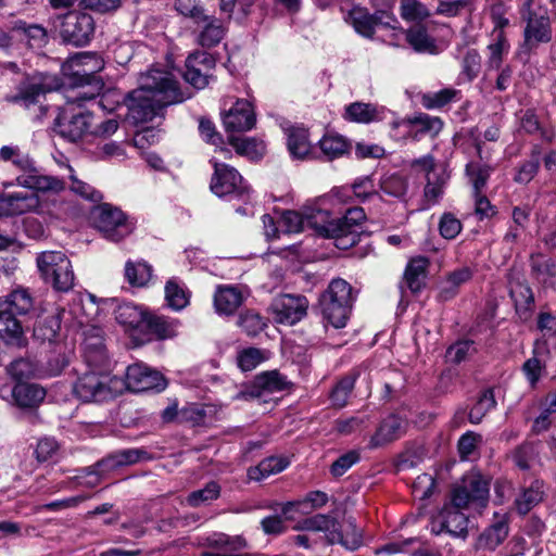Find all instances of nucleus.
I'll return each mask as SVG.
<instances>
[{
    "instance_id": "26",
    "label": "nucleus",
    "mask_w": 556,
    "mask_h": 556,
    "mask_svg": "<svg viewBox=\"0 0 556 556\" xmlns=\"http://www.w3.org/2000/svg\"><path fill=\"white\" fill-rule=\"evenodd\" d=\"M390 17L386 12L378 11L370 14L366 9L355 7L349 13V20L354 29L364 37H372L377 25H389L383 17Z\"/></svg>"
},
{
    "instance_id": "41",
    "label": "nucleus",
    "mask_w": 556,
    "mask_h": 556,
    "mask_svg": "<svg viewBox=\"0 0 556 556\" xmlns=\"http://www.w3.org/2000/svg\"><path fill=\"white\" fill-rule=\"evenodd\" d=\"M0 305L17 317L33 308V298L26 289L18 288L13 290L5 300H0Z\"/></svg>"
},
{
    "instance_id": "63",
    "label": "nucleus",
    "mask_w": 556,
    "mask_h": 556,
    "mask_svg": "<svg viewBox=\"0 0 556 556\" xmlns=\"http://www.w3.org/2000/svg\"><path fill=\"white\" fill-rule=\"evenodd\" d=\"M482 441V437L476 432L468 431L458 440V453L462 460H467L475 453L478 444Z\"/></svg>"
},
{
    "instance_id": "6",
    "label": "nucleus",
    "mask_w": 556,
    "mask_h": 556,
    "mask_svg": "<svg viewBox=\"0 0 556 556\" xmlns=\"http://www.w3.org/2000/svg\"><path fill=\"white\" fill-rule=\"evenodd\" d=\"M11 162L22 170V174L16 177L17 186L43 193H59L66 187L63 179L40 174L35 167L34 161L28 155L23 154L21 150L17 151V156H14Z\"/></svg>"
},
{
    "instance_id": "42",
    "label": "nucleus",
    "mask_w": 556,
    "mask_h": 556,
    "mask_svg": "<svg viewBox=\"0 0 556 556\" xmlns=\"http://www.w3.org/2000/svg\"><path fill=\"white\" fill-rule=\"evenodd\" d=\"M289 463L281 457H267L263 459L257 466L248 469V477L250 480L261 481L271 475L281 472L288 467Z\"/></svg>"
},
{
    "instance_id": "14",
    "label": "nucleus",
    "mask_w": 556,
    "mask_h": 556,
    "mask_svg": "<svg viewBox=\"0 0 556 556\" xmlns=\"http://www.w3.org/2000/svg\"><path fill=\"white\" fill-rule=\"evenodd\" d=\"M147 458H149V454L143 448H125L109 454L87 470L88 475L94 476V482H98L101 475L123 466L134 465Z\"/></svg>"
},
{
    "instance_id": "16",
    "label": "nucleus",
    "mask_w": 556,
    "mask_h": 556,
    "mask_svg": "<svg viewBox=\"0 0 556 556\" xmlns=\"http://www.w3.org/2000/svg\"><path fill=\"white\" fill-rule=\"evenodd\" d=\"M93 116L90 112H79L71 117L61 116L55 121L54 130L62 138L77 142L90 135Z\"/></svg>"
},
{
    "instance_id": "10",
    "label": "nucleus",
    "mask_w": 556,
    "mask_h": 556,
    "mask_svg": "<svg viewBox=\"0 0 556 556\" xmlns=\"http://www.w3.org/2000/svg\"><path fill=\"white\" fill-rule=\"evenodd\" d=\"M94 31V22L90 14L72 11L65 14L60 29L62 39L73 46L87 45Z\"/></svg>"
},
{
    "instance_id": "49",
    "label": "nucleus",
    "mask_w": 556,
    "mask_h": 556,
    "mask_svg": "<svg viewBox=\"0 0 556 556\" xmlns=\"http://www.w3.org/2000/svg\"><path fill=\"white\" fill-rule=\"evenodd\" d=\"M496 405L494 393L491 389L484 390L478 397L475 405L471 407L468 414L469 421L471 424H480L483 417L492 410Z\"/></svg>"
},
{
    "instance_id": "13",
    "label": "nucleus",
    "mask_w": 556,
    "mask_h": 556,
    "mask_svg": "<svg viewBox=\"0 0 556 556\" xmlns=\"http://www.w3.org/2000/svg\"><path fill=\"white\" fill-rule=\"evenodd\" d=\"M308 301L304 295L281 294L271 303L275 319L280 324L293 325L306 316Z\"/></svg>"
},
{
    "instance_id": "56",
    "label": "nucleus",
    "mask_w": 556,
    "mask_h": 556,
    "mask_svg": "<svg viewBox=\"0 0 556 556\" xmlns=\"http://www.w3.org/2000/svg\"><path fill=\"white\" fill-rule=\"evenodd\" d=\"M417 539H406L403 541H394L383 545L376 553H388V554H412V556H431L428 552H420L419 548L409 549L408 546L418 544Z\"/></svg>"
},
{
    "instance_id": "27",
    "label": "nucleus",
    "mask_w": 556,
    "mask_h": 556,
    "mask_svg": "<svg viewBox=\"0 0 556 556\" xmlns=\"http://www.w3.org/2000/svg\"><path fill=\"white\" fill-rule=\"evenodd\" d=\"M83 349L85 361L89 366L102 367L106 364V349L99 328H92L86 333Z\"/></svg>"
},
{
    "instance_id": "61",
    "label": "nucleus",
    "mask_w": 556,
    "mask_h": 556,
    "mask_svg": "<svg viewBox=\"0 0 556 556\" xmlns=\"http://www.w3.org/2000/svg\"><path fill=\"white\" fill-rule=\"evenodd\" d=\"M237 361L243 371H250L264 361V355L260 349L249 348L239 353Z\"/></svg>"
},
{
    "instance_id": "39",
    "label": "nucleus",
    "mask_w": 556,
    "mask_h": 556,
    "mask_svg": "<svg viewBox=\"0 0 556 556\" xmlns=\"http://www.w3.org/2000/svg\"><path fill=\"white\" fill-rule=\"evenodd\" d=\"M319 148L324 156L331 161L348 153L351 146L343 136L336 132H327L319 140Z\"/></svg>"
},
{
    "instance_id": "1",
    "label": "nucleus",
    "mask_w": 556,
    "mask_h": 556,
    "mask_svg": "<svg viewBox=\"0 0 556 556\" xmlns=\"http://www.w3.org/2000/svg\"><path fill=\"white\" fill-rule=\"evenodd\" d=\"M185 100L173 75L162 70L142 74L139 87L127 96L128 115L136 124L147 123L161 114L168 105Z\"/></svg>"
},
{
    "instance_id": "23",
    "label": "nucleus",
    "mask_w": 556,
    "mask_h": 556,
    "mask_svg": "<svg viewBox=\"0 0 556 556\" xmlns=\"http://www.w3.org/2000/svg\"><path fill=\"white\" fill-rule=\"evenodd\" d=\"M304 214L305 228H312L325 237L334 239V245L338 248L340 228L337 218H331L328 211L313 206L304 207Z\"/></svg>"
},
{
    "instance_id": "4",
    "label": "nucleus",
    "mask_w": 556,
    "mask_h": 556,
    "mask_svg": "<svg viewBox=\"0 0 556 556\" xmlns=\"http://www.w3.org/2000/svg\"><path fill=\"white\" fill-rule=\"evenodd\" d=\"M352 301L350 283L343 279H333L319 300L324 318L334 328H343L349 319Z\"/></svg>"
},
{
    "instance_id": "22",
    "label": "nucleus",
    "mask_w": 556,
    "mask_h": 556,
    "mask_svg": "<svg viewBox=\"0 0 556 556\" xmlns=\"http://www.w3.org/2000/svg\"><path fill=\"white\" fill-rule=\"evenodd\" d=\"M226 131H248L256 122L252 104L247 100H238L223 117Z\"/></svg>"
},
{
    "instance_id": "52",
    "label": "nucleus",
    "mask_w": 556,
    "mask_h": 556,
    "mask_svg": "<svg viewBox=\"0 0 556 556\" xmlns=\"http://www.w3.org/2000/svg\"><path fill=\"white\" fill-rule=\"evenodd\" d=\"M165 299L167 304L176 311L182 309L189 302L186 290L175 279L167 281L165 286Z\"/></svg>"
},
{
    "instance_id": "7",
    "label": "nucleus",
    "mask_w": 556,
    "mask_h": 556,
    "mask_svg": "<svg viewBox=\"0 0 556 556\" xmlns=\"http://www.w3.org/2000/svg\"><path fill=\"white\" fill-rule=\"evenodd\" d=\"M91 218L94 227L113 242L121 241L134 230V226L127 220L126 215L119 208L108 203L96 207L91 213Z\"/></svg>"
},
{
    "instance_id": "15",
    "label": "nucleus",
    "mask_w": 556,
    "mask_h": 556,
    "mask_svg": "<svg viewBox=\"0 0 556 556\" xmlns=\"http://www.w3.org/2000/svg\"><path fill=\"white\" fill-rule=\"evenodd\" d=\"M553 29L551 20L545 14L529 13L527 25L523 30V42L521 52L530 53L541 43L552 40Z\"/></svg>"
},
{
    "instance_id": "5",
    "label": "nucleus",
    "mask_w": 556,
    "mask_h": 556,
    "mask_svg": "<svg viewBox=\"0 0 556 556\" xmlns=\"http://www.w3.org/2000/svg\"><path fill=\"white\" fill-rule=\"evenodd\" d=\"M37 266L46 282L58 291L66 292L74 286V271L71 261L61 251L42 252L37 257Z\"/></svg>"
},
{
    "instance_id": "24",
    "label": "nucleus",
    "mask_w": 556,
    "mask_h": 556,
    "mask_svg": "<svg viewBox=\"0 0 556 556\" xmlns=\"http://www.w3.org/2000/svg\"><path fill=\"white\" fill-rule=\"evenodd\" d=\"M39 199L33 193L0 194V217L21 215L37 208Z\"/></svg>"
},
{
    "instance_id": "44",
    "label": "nucleus",
    "mask_w": 556,
    "mask_h": 556,
    "mask_svg": "<svg viewBox=\"0 0 556 556\" xmlns=\"http://www.w3.org/2000/svg\"><path fill=\"white\" fill-rule=\"evenodd\" d=\"M207 544L225 554L240 552L248 547V542L242 535L230 536L225 533H213L207 538Z\"/></svg>"
},
{
    "instance_id": "8",
    "label": "nucleus",
    "mask_w": 556,
    "mask_h": 556,
    "mask_svg": "<svg viewBox=\"0 0 556 556\" xmlns=\"http://www.w3.org/2000/svg\"><path fill=\"white\" fill-rule=\"evenodd\" d=\"M61 84L55 76L38 73L25 78L20 84L17 93L8 100L28 109L31 105L39 104L46 93L58 90Z\"/></svg>"
},
{
    "instance_id": "60",
    "label": "nucleus",
    "mask_w": 556,
    "mask_h": 556,
    "mask_svg": "<svg viewBox=\"0 0 556 556\" xmlns=\"http://www.w3.org/2000/svg\"><path fill=\"white\" fill-rule=\"evenodd\" d=\"M380 187L386 194L401 198L406 193L407 182L402 176L393 174L384 177Z\"/></svg>"
},
{
    "instance_id": "47",
    "label": "nucleus",
    "mask_w": 556,
    "mask_h": 556,
    "mask_svg": "<svg viewBox=\"0 0 556 556\" xmlns=\"http://www.w3.org/2000/svg\"><path fill=\"white\" fill-rule=\"evenodd\" d=\"M222 488L216 481L207 482L204 488L192 491L188 494L186 502L191 507H199L210 504L220 496Z\"/></svg>"
},
{
    "instance_id": "62",
    "label": "nucleus",
    "mask_w": 556,
    "mask_h": 556,
    "mask_svg": "<svg viewBox=\"0 0 556 556\" xmlns=\"http://www.w3.org/2000/svg\"><path fill=\"white\" fill-rule=\"evenodd\" d=\"M462 223L458 218L454 216L452 213H444L439 223V231L440 235L444 239L452 240L456 238L462 231Z\"/></svg>"
},
{
    "instance_id": "33",
    "label": "nucleus",
    "mask_w": 556,
    "mask_h": 556,
    "mask_svg": "<svg viewBox=\"0 0 556 556\" xmlns=\"http://www.w3.org/2000/svg\"><path fill=\"white\" fill-rule=\"evenodd\" d=\"M472 271L469 267H462L450 273L440 283L439 299L448 301L457 295L459 287L469 281Z\"/></svg>"
},
{
    "instance_id": "3",
    "label": "nucleus",
    "mask_w": 556,
    "mask_h": 556,
    "mask_svg": "<svg viewBox=\"0 0 556 556\" xmlns=\"http://www.w3.org/2000/svg\"><path fill=\"white\" fill-rule=\"evenodd\" d=\"M124 390L123 380L102 370L81 374L73 384L74 395L83 402H104Z\"/></svg>"
},
{
    "instance_id": "9",
    "label": "nucleus",
    "mask_w": 556,
    "mask_h": 556,
    "mask_svg": "<svg viewBox=\"0 0 556 556\" xmlns=\"http://www.w3.org/2000/svg\"><path fill=\"white\" fill-rule=\"evenodd\" d=\"M214 174L210 188L217 197L235 195L243 198L249 194L250 187L239 172L225 163L213 161Z\"/></svg>"
},
{
    "instance_id": "57",
    "label": "nucleus",
    "mask_w": 556,
    "mask_h": 556,
    "mask_svg": "<svg viewBox=\"0 0 556 556\" xmlns=\"http://www.w3.org/2000/svg\"><path fill=\"white\" fill-rule=\"evenodd\" d=\"M355 379L346 376L342 378L333 388L330 399L334 406L343 407L354 388Z\"/></svg>"
},
{
    "instance_id": "20",
    "label": "nucleus",
    "mask_w": 556,
    "mask_h": 556,
    "mask_svg": "<svg viewBox=\"0 0 556 556\" xmlns=\"http://www.w3.org/2000/svg\"><path fill=\"white\" fill-rule=\"evenodd\" d=\"M294 529L300 531L324 532L325 544L333 545L336 541L342 540V531L339 529L338 520L326 514H316L300 521Z\"/></svg>"
},
{
    "instance_id": "48",
    "label": "nucleus",
    "mask_w": 556,
    "mask_h": 556,
    "mask_svg": "<svg viewBox=\"0 0 556 556\" xmlns=\"http://www.w3.org/2000/svg\"><path fill=\"white\" fill-rule=\"evenodd\" d=\"M125 277L134 287L146 286L152 277V267L144 262H127L125 265Z\"/></svg>"
},
{
    "instance_id": "31",
    "label": "nucleus",
    "mask_w": 556,
    "mask_h": 556,
    "mask_svg": "<svg viewBox=\"0 0 556 556\" xmlns=\"http://www.w3.org/2000/svg\"><path fill=\"white\" fill-rule=\"evenodd\" d=\"M509 48L510 46L505 33L502 30H493L492 42H490L486 47L489 52L486 70L498 71L502 67L504 56L508 53Z\"/></svg>"
},
{
    "instance_id": "2",
    "label": "nucleus",
    "mask_w": 556,
    "mask_h": 556,
    "mask_svg": "<svg viewBox=\"0 0 556 556\" xmlns=\"http://www.w3.org/2000/svg\"><path fill=\"white\" fill-rule=\"evenodd\" d=\"M489 495V484L479 473L466 475L462 482L454 488L452 504L446 505L431 521V532L447 533L459 538L467 533V517L460 509L477 503L484 505Z\"/></svg>"
},
{
    "instance_id": "17",
    "label": "nucleus",
    "mask_w": 556,
    "mask_h": 556,
    "mask_svg": "<svg viewBox=\"0 0 556 556\" xmlns=\"http://www.w3.org/2000/svg\"><path fill=\"white\" fill-rule=\"evenodd\" d=\"M364 219L365 213L361 207L350 208L344 216L337 218L340 228L338 249L348 250L359 241L361 223Z\"/></svg>"
},
{
    "instance_id": "29",
    "label": "nucleus",
    "mask_w": 556,
    "mask_h": 556,
    "mask_svg": "<svg viewBox=\"0 0 556 556\" xmlns=\"http://www.w3.org/2000/svg\"><path fill=\"white\" fill-rule=\"evenodd\" d=\"M406 425V420L397 415L388 416L371 438V445L379 446L399 439L405 432Z\"/></svg>"
},
{
    "instance_id": "46",
    "label": "nucleus",
    "mask_w": 556,
    "mask_h": 556,
    "mask_svg": "<svg viewBox=\"0 0 556 556\" xmlns=\"http://www.w3.org/2000/svg\"><path fill=\"white\" fill-rule=\"evenodd\" d=\"M458 93L459 91L454 88H443L439 91L422 93L420 96V102L427 110L442 109L453 102Z\"/></svg>"
},
{
    "instance_id": "12",
    "label": "nucleus",
    "mask_w": 556,
    "mask_h": 556,
    "mask_svg": "<svg viewBox=\"0 0 556 556\" xmlns=\"http://www.w3.org/2000/svg\"><path fill=\"white\" fill-rule=\"evenodd\" d=\"M216 61L212 54L198 51L186 60L185 80L195 89H204L213 78Z\"/></svg>"
},
{
    "instance_id": "45",
    "label": "nucleus",
    "mask_w": 556,
    "mask_h": 556,
    "mask_svg": "<svg viewBox=\"0 0 556 556\" xmlns=\"http://www.w3.org/2000/svg\"><path fill=\"white\" fill-rule=\"evenodd\" d=\"M344 117L351 122L368 124L379 118V111L371 103L354 102L345 108Z\"/></svg>"
},
{
    "instance_id": "34",
    "label": "nucleus",
    "mask_w": 556,
    "mask_h": 556,
    "mask_svg": "<svg viewBox=\"0 0 556 556\" xmlns=\"http://www.w3.org/2000/svg\"><path fill=\"white\" fill-rule=\"evenodd\" d=\"M12 394L18 406L35 407L43 401L46 390L35 383H17Z\"/></svg>"
},
{
    "instance_id": "21",
    "label": "nucleus",
    "mask_w": 556,
    "mask_h": 556,
    "mask_svg": "<svg viewBox=\"0 0 556 556\" xmlns=\"http://www.w3.org/2000/svg\"><path fill=\"white\" fill-rule=\"evenodd\" d=\"M73 66H76L77 70L71 75V84L84 87L97 79L96 74L103 70L104 62L98 55L85 52L73 60Z\"/></svg>"
},
{
    "instance_id": "32",
    "label": "nucleus",
    "mask_w": 556,
    "mask_h": 556,
    "mask_svg": "<svg viewBox=\"0 0 556 556\" xmlns=\"http://www.w3.org/2000/svg\"><path fill=\"white\" fill-rule=\"evenodd\" d=\"M226 20L207 15L206 21H202L200 24H204L203 29L198 36V42L205 48L217 46L226 34Z\"/></svg>"
},
{
    "instance_id": "37",
    "label": "nucleus",
    "mask_w": 556,
    "mask_h": 556,
    "mask_svg": "<svg viewBox=\"0 0 556 556\" xmlns=\"http://www.w3.org/2000/svg\"><path fill=\"white\" fill-rule=\"evenodd\" d=\"M428 265L429 261L424 256L410 260L405 270V282L410 291L418 292L425 286Z\"/></svg>"
},
{
    "instance_id": "35",
    "label": "nucleus",
    "mask_w": 556,
    "mask_h": 556,
    "mask_svg": "<svg viewBox=\"0 0 556 556\" xmlns=\"http://www.w3.org/2000/svg\"><path fill=\"white\" fill-rule=\"evenodd\" d=\"M287 147L293 159L303 160L311 151L307 129L295 126L288 128Z\"/></svg>"
},
{
    "instance_id": "30",
    "label": "nucleus",
    "mask_w": 556,
    "mask_h": 556,
    "mask_svg": "<svg viewBox=\"0 0 556 556\" xmlns=\"http://www.w3.org/2000/svg\"><path fill=\"white\" fill-rule=\"evenodd\" d=\"M178 320L155 314H149L146 327H143L157 340L174 338L178 332Z\"/></svg>"
},
{
    "instance_id": "28",
    "label": "nucleus",
    "mask_w": 556,
    "mask_h": 556,
    "mask_svg": "<svg viewBox=\"0 0 556 556\" xmlns=\"http://www.w3.org/2000/svg\"><path fill=\"white\" fill-rule=\"evenodd\" d=\"M241 290L233 286L220 285L214 293V307L220 315H232L243 303Z\"/></svg>"
},
{
    "instance_id": "40",
    "label": "nucleus",
    "mask_w": 556,
    "mask_h": 556,
    "mask_svg": "<svg viewBox=\"0 0 556 556\" xmlns=\"http://www.w3.org/2000/svg\"><path fill=\"white\" fill-rule=\"evenodd\" d=\"M544 483L535 480L531 485L515 500V505L519 514H528L535 505L542 502L544 497Z\"/></svg>"
},
{
    "instance_id": "19",
    "label": "nucleus",
    "mask_w": 556,
    "mask_h": 556,
    "mask_svg": "<svg viewBox=\"0 0 556 556\" xmlns=\"http://www.w3.org/2000/svg\"><path fill=\"white\" fill-rule=\"evenodd\" d=\"M287 380L277 371L263 372L255 377L252 386L237 394V399L241 400H254L261 399L262 396L273 393L276 391H282L287 388Z\"/></svg>"
},
{
    "instance_id": "59",
    "label": "nucleus",
    "mask_w": 556,
    "mask_h": 556,
    "mask_svg": "<svg viewBox=\"0 0 556 556\" xmlns=\"http://www.w3.org/2000/svg\"><path fill=\"white\" fill-rule=\"evenodd\" d=\"M11 30L24 35L27 39L36 42L45 40L47 33L46 29L38 24H27L26 22L18 20L12 23Z\"/></svg>"
},
{
    "instance_id": "43",
    "label": "nucleus",
    "mask_w": 556,
    "mask_h": 556,
    "mask_svg": "<svg viewBox=\"0 0 556 556\" xmlns=\"http://www.w3.org/2000/svg\"><path fill=\"white\" fill-rule=\"evenodd\" d=\"M150 313L144 312L140 307L127 303L118 306L116 311V319L119 324L134 329H143Z\"/></svg>"
},
{
    "instance_id": "50",
    "label": "nucleus",
    "mask_w": 556,
    "mask_h": 556,
    "mask_svg": "<svg viewBox=\"0 0 556 556\" xmlns=\"http://www.w3.org/2000/svg\"><path fill=\"white\" fill-rule=\"evenodd\" d=\"M491 172V166L486 164L469 162L466 165V175L471 184L472 192H481L483 190Z\"/></svg>"
},
{
    "instance_id": "38",
    "label": "nucleus",
    "mask_w": 556,
    "mask_h": 556,
    "mask_svg": "<svg viewBox=\"0 0 556 556\" xmlns=\"http://www.w3.org/2000/svg\"><path fill=\"white\" fill-rule=\"evenodd\" d=\"M229 143L236 152L251 160L261 159L266 152V144L263 140L253 137H229Z\"/></svg>"
},
{
    "instance_id": "18",
    "label": "nucleus",
    "mask_w": 556,
    "mask_h": 556,
    "mask_svg": "<svg viewBox=\"0 0 556 556\" xmlns=\"http://www.w3.org/2000/svg\"><path fill=\"white\" fill-rule=\"evenodd\" d=\"M406 126L408 136L418 141L422 136L435 138L443 129V121L438 116H431L426 113H418L414 116H407L401 122H394L393 127Z\"/></svg>"
},
{
    "instance_id": "55",
    "label": "nucleus",
    "mask_w": 556,
    "mask_h": 556,
    "mask_svg": "<svg viewBox=\"0 0 556 556\" xmlns=\"http://www.w3.org/2000/svg\"><path fill=\"white\" fill-rule=\"evenodd\" d=\"M175 8L181 15L191 18L195 24L207 20V14L198 0H176Z\"/></svg>"
},
{
    "instance_id": "64",
    "label": "nucleus",
    "mask_w": 556,
    "mask_h": 556,
    "mask_svg": "<svg viewBox=\"0 0 556 556\" xmlns=\"http://www.w3.org/2000/svg\"><path fill=\"white\" fill-rule=\"evenodd\" d=\"M545 371V364L535 355L528 358L522 365V372L525 374L529 384L535 388L542 374Z\"/></svg>"
},
{
    "instance_id": "53",
    "label": "nucleus",
    "mask_w": 556,
    "mask_h": 556,
    "mask_svg": "<svg viewBox=\"0 0 556 556\" xmlns=\"http://www.w3.org/2000/svg\"><path fill=\"white\" fill-rule=\"evenodd\" d=\"M346 523V530L342 532V540H338L336 543L341 544L348 552H355L363 544V532L356 527L353 518H349Z\"/></svg>"
},
{
    "instance_id": "36",
    "label": "nucleus",
    "mask_w": 556,
    "mask_h": 556,
    "mask_svg": "<svg viewBox=\"0 0 556 556\" xmlns=\"http://www.w3.org/2000/svg\"><path fill=\"white\" fill-rule=\"evenodd\" d=\"M406 41L418 53H437L435 40L422 25H415L405 31Z\"/></svg>"
},
{
    "instance_id": "25",
    "label": "nucleus",
    "mask_w": 556,
    "mask_h": 556,
    "mask_svg": "<svg viewBox=\"0 0 556 556\" xmlns=\"http://www.w3.org/2000/svg\"><path fill=\"white\" fill-rule=\"evenodd\" d=\"M496 521L477 539V552H493L508 535L507 516L495 514Z\"/></svg>"
},
{
    "instance_id": "58",
    "label": "nucleus",
    "mask_w": 556,
    "mask_h": 556,
    "mask_svg": "<svg viewBox=\"0 0 556 556\" xmlns=\"http://www.w3.org/2000/svg\"><path fill=\"white\" fill-rule=\"evenodd\" d=\"M282 231L298 233L305 229V214L302 212L287 211L280 218Z\"/></svg>"
},
{
    "instance_id": "11",
    "label": "nucleus",
    "mask_w": 556,
    "mask_h": 556,
    "mask_svg": "<svg viewBox=\"0 0 556 556\" xmlns=\"http://www.w3.org/2000/svg\"><path fill=\"white\" fill-rule=\"evenodd\" d=\"M124 388L132 392L163 391L167 383L163 375L147 365L134 364L127 367Z\"/></svg>"
},
{
    "instance_id": "54",
    "label": "nucleus",
    "mask_w": 556,
    "mask_h": 556,
    "mask_svg": "<svg viewBox=\"0 0 556 556\" xmlns=\"http://www.w3.org/2000/svg\"><path fill=\"white\" fill-rule=\"evenodd\" d=\"M401 16L405 21H422L430 16L428 9L419 0H401Z\"/></svg>"
},
{
    "instance_id": "51",
    "label": "nucleus",
    "mask_w": 556,
    "mask_h": 556,
    "mask_svg": "<svg viewBox=\"0 0 556 556\" xmlns=\"http://www.w3.org/2000/svg\"><path fill=\"white\" fill-rule=\"evenodd\" d=\"M238 326L250 337L261 333L267 326L266 319L260 313L248 309L240 314Z\"/></svg>"
}]
</instances>
